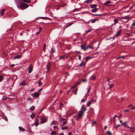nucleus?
Segmentation results:
<instances>
[{"label":"nucleus","instance_id":"obj_4","mask_svg":"<svg viewBox=\"0 0 135 135\" xmlns=\"http://www.w3.org/2000/svg\"><path fill=\"white\" fill-rule=\"evenodd\" d=\"M66 123V120L65 119H63L61 120V126H64L65 125Z\"/></svg>","mask_w":135,"mask_h":135},{"label":"nucleus","instance_id":"obj_63","mask_svg":"<svg viewBox=\"0 0 135 135\" xmlns=\"http://www.w3.org/2000/svg\"><path fill=\"white\" fill-rule=\"evenodd\" d=\"M129 111V110H128V109H127V110H125L124 111V112H128Z\"/></svg>","mask_w":135,"mask_h":135},{"label":"nucleus","instance_id":"obj_11","mask_svg":"<svg viewBox=\"0 0 135 135\" xmlns=\"http://www.w3.org/2000/svg\"><path fill=\"white\" fill-rule=\"evenodd\" d=\"M81 48L84 51H86L87 49V47L83 45H81Z\"/></svg>","mask_w":135,"mask_h":135},{"label":"nucleus","instance_id":"obj_29","mask_svg":"<svg viewBox=\"0 0 135 135\" xmlns=\"http://www.w3.org/2000/svg\"><path fill=\"white\" fill-rule=\"evenodd\" d=\"M98 20V19H93L91 20V22L92 23H94L96 21H97Z\"/></svg>","mask_w":135,"mask_h":135},{"label":"nucleus","instance_id":"obj_34","mask_svg":"<svg viewBox=\"0 0 135 135\" xmlns=\"http://www.w3.org/2000/svg\"><path fill=\"white\" fill-rule=\"evenodd\" d=\"M38 85L39 86H40V85H41L42 84V82L40 81V80H38Z\"/></svg>","mask_w":135,"mask_h":135},{"label":"nucleus","instance_id":"obj_18","mask_svg":"<svg viewBox=\"0 0 135 135\" xmlns=\"http://www.w3.org/2000/svg\"><path fill=\"white\" fill-rule=\"evenodd\" d=\"M18 128L19 130L21 131H25V129L21 127H19Z\"/></svg>","mask_w":135,"mask_h":135},{"label":"nucleus","instance_id":"obj_54","mask_svg":"<svg viewBox=\"0 0 135 135\" xmlns=\"http://www.w3.org/2000/svg\"><path fill=\"white\" fill-rule=\"evenodd\" d=\"M77 90H78V89L76 88L75 90V92L74 93L75 95H76L77 94Z\"/></svg>","mask_w":135,"mask_h":135},{"label":"nucleus","instance_id":"obj_25","mask_svg":"<svg viewBox=\"0 0 135 135\" xmlns=\"http://www.w3.org/2000/svg\"><path fill=\"white\" fill-rule=\"evenodd\" d=\"M35 108V107L34 106H32L30 108V110L31 111H33Z\"/></svg>","mask_w":135,"mask_h":135},{"label":"nucleus","instance_id":"obj_53","mask_svg":"<svg viewBox=\"0 0 135 135\" xmlns=\"http://www.w3.org/2000/svg\"><path fill=\"white\" fill-rule=\"evenodd\" d=\"M86 44H87V43H86V42H85L84 43V44H83L82 45H83V46H86Z\"/></svg>","mask_w":135,"mask_h":135},{"label":"nucleus","instance_id":"obj_6","mask_svg":"<svg viewBox=\"0 0 135 135\" xmlns=\"http://www.w3.org/2000/svg\"><path fill=\"white\" fill-rule=\"evenodd\" d=\"M51 64L50 62L49 61L47 65L46 66V68L47 69V71H49L50 67H51Z\"/></svg>","mask_w":135,"mask_h":135},{"label":"nucleus","instance_id":"obj_58","mask_svg":"<svg viewBox=\"0 0 135 135\" xmlns=\"http://www.w3.org/2000/svg\"><path fill=\"white\" fill-rule=\"evenodd\" d=\"M42 90V89L41 88L38 91V92L40 93L41 91Z\"/></svg>","mask_w":135,"mask_h":135},{"label":"nucleus","instance_id":"obj_64","mask_svg":"<svg viewBox=\"0 0 135 135\" xmlns=\"http://www.w3.org/2000/svg\"><path fill=\"white\" fill-rule=\"evenodd\" d=\"M68 135H71V133L70 132H69L68 133Z\"/></svg>","mask_w":135,"mask_h":135},{"label":"nucleus","instance_id":"obj_2","mask_svg":"<svg viewBox=\"0 0 135 135\" xmlns=\"http://www.w3.org/2000/svg\"><path fill=\"white\" fill-rule=\"evenodd\" d=\"M84 113V112L83 110H80L78 113V117L76 119L77 121L79 120V119L82 117Z\"/></svg>","mask_w":135,"mask_h":135},{"label":"nucleus","instance_id":"obj_27","mask_svg":"<svg viewBox=\"0 0 135 135\" xmlns=\"http://www.w3.org/2000/svg\"><path fill=\"white\" fill-rule=\"evenodd\" d=\"M35 115L34 114L32 113V114H31L30 115V117L32 119H33L35 117Z\"/></svg>","mask_w":135,"mask_h":135},{"label":"nucleus","instance_id":"obj_50","mask_svg":"<svg viewBox=\"0 0 135 135\" xmlns=\"http://www.w3.org/2000/svg\"><path fill=\"white\" fill-rule=\"evenodd\" d=\"M28 131L30 132H32V130L30 129V128L29 127H28Z\"/></svg>","mask_w":135,"mask_h":135},{"label":"nucleus","instance_id":"obj_3","mask_svg":"<svg viewBox=\"0 0 135 135\" xmlns=\"http://www.w3.org/2000/svg\"><path fill=\"white\" fill-rule=\"evenodd\" d=\"M39 118L41 120V123H44L46 122L47 120L46 118H45L43 115L40 116Z\"/></svg>","mask_w":135,"mask_h":135},{"label":"nucleus","instance_id":"obj_17","mask_svg":"<svg viewBox=\"0 0 135 135\" xmlns=\"http://www.w3.org/2000/svg\"><path fill=\"white\" fill-rule=\"evenodd\" d=\"M85 63L84 61H83L80 64V66H84L85 65Z\"/></svg>","mask_w":135,"mask_h":135},{"label":"nucleus","instance_id":"obj_22","mask_svg":"<svg viewBox=\"0 0 135 135\" xmlns=\"http://www.w3.org/2000/svg\"><path fill=\"white\" fill-rule=\"evenodd\" d=\"M97 6V5L96 4H93L91 5V8H95Z\"/></svg>","mask_w":135,"mask_h":135},{"label":"nucleus","instance_id":"obj_16","mask_svg":"<svg viewBox=\"0 0 135 135\" xmlns=\"http://www.w3.org/2000/svg\"><path fill=\"white\" fill-rule=\"evenodd\" d=\"M85 105H82L81 107V109H83V110H82L83 112H84L86 110V108L84 107Z\"/></svg>","mask_w":135,"mask_h":135},{"label":"nucleus","instance_id":"obj_55","mask_svg":"<svg viewBox=\"0 0 135 135\" xmlns=\"http://www.w3.org/2000/svg\"><path fill=\"white\" fill-rule=\"evenodd\" d=\"M78 59L79 60H80L81 59V56L80 55H78Z\"/></svg>","mask_w":135,"mask_h":135},{"label":"nucleus","instance_id":"obj_7","mask_svg":"<svg viewBox=\"0 0 135 135\" xmlns=\"http://www.w3.org/2000/svg\"><path fill=\"white\" fill-rule=\"evenodd\" d=\"M33 67L32 65H30L28 69V72L29 73H31L32 71Z\"/></svg>","mask_w":135,"mask_h":135},{"label":"nucleus","instance_id":"obj_45","mask_svg":"<svg viewBox=\"0 0 135 135\" xmlns=\"http://www.w3.org/2000/svg\"><path fill=\"white\" fill-rule=\"evenodd\" d=\"M60 59H62L63 60H65V58L63 56H61L60 57Z\"/></svg>","mask_w":135,"mask_h":135},{"label":"nucleus","instance_id":"obj_13","mask_svg":"<svg viewBox=\"0 0 135 135\" xmlns=\"http://www.w3.org/2000/svg\"><path fill=\"white\" fill-rule=\"evenodd\" d=\"M95 79V75H93L90 77L89 78V80H94Z\"/></svg>","mask_w":135,"mask_h":135},{"label":"nucleus","instance_id":"obj_33","mask_svg":"<svg viewBox=\"0 0 135 135\" xmlns=\"http://www.w3.org/2000/svg\"><path fill=\"white\" fill-rule=\"evenodd\" d=\"M74 88V86L72 88L70 89V90L68 92V93H69V92H70L71 91H72L73 90V89Z\"/></svg>","mask_w":135,"mask_h":135},{"label":"nucleus","instance_id":"obj_51","mask_svg":"<svg viewBox=\"0 0 135 135\" xmlns=\"http://www.w3.org/2000/svg\"><path fill=\"white\" fill-rule=\"evenodd\" d=\"M120 126V124H119L117 125L115 127L116 129H117L118 128V127Z\"/></svg>","mask_w":135,"mask_h":135},{"label":"nucleus","instance_id":"obj_38","mask_svg":"<svg viewBox=\"0 0 135 135\" xmlns=\"http://www.w3.org/2000/svg\"><path fill=\"white\" fill-rule=\"evenodd\" d=\"M24 0V1L26 2V3H30L31 1H30V0Z\"/></svg>","mask_w":135,"mask_h":135},{"label":"nucleus","instance_id":"obj_31","mask_svg":"<svg viewBox=\"0 0 135 135\" xmlns=\"http://www.w3.org/2000/svg\"><path fill=\"white\" fill-rule=\"evenodd\" d=\"M106 134H107L108 135H111L112 133L109 131H108L106 132Z\"/></svg>","mask_w":135,"mask_h":135},{"label":"nucleus","instance_id":"obj_43","mask_svg":"<svg viewBox=\"0 0 135 135\" xmlns=\"http://www.w3.org/2000/svg\"><path fill=\"white\" fill-rule=\"evenodd\" d=\"M90 58L89 56H87L86 58V61H87Z\"/></svg>","mask_w":135,"mask_h":135},{"label":"nucleus","instance_id":"obj_21","mask_svg":"<svg viewBox=\"0 0 135 135\" xmlns=\"http://www.w3.org/2000/svg\"><path fill=\"white\" fill-rule=\"evenodd\" d=\"M118 19L117 18H115L114 20V24L115 25L116 23L118 22Z\"/></svg>","mask_w":135,"mask_h":135},{"label":"nucleus","instance_id":"obj_49","mask_svg":"<svg viewBox=\"0 0 135 135\" xmlns=\"http://www.w3.org/2000/svg\"><path fill=\"white\" fill-rule=\"evenodd\" d=\"M42 30V27H39V31L40 32Z\"/></svg>","mask_w":135,"mask_h":135},{"label":"nucleus","instance_id":"obj_41","mask_svg":"<svg viewBox=\"0 0 135 135\" xmlns=\"http://www.w3.org/2000/svg\"><path fill=\"white\" fill-rule=\"evenodd\" d=\"M96 124V122L95 121H93L92 123V124L93 125H94V124Z\"/></svg>","mask_w":135,"mask_h":135},{"label":"nucleus","instance_id":"obj_20","mask_svg":"<svg viewBox=\"0 0 135 135\" xmlns=\"http://www.w3.org/2000/svg\"><path fill=\"white\" fill-rule=\"evenodd\" d=\"M21 55H18L14 57V58L15 59H19L21 57Z\"/></svg>","mask_w":135,"mask_h":135},{"label":"nucleus","instance_id":"obj_47","mask_svg":"<svg viewBox=\"0 0 135 135\" xmlns=\"http://www.w3.org/2000/svg\"><path fill=\"white\" fill-rule=\"evenodd\" d=\"M91 89V88H89L88 89V91H87V94H88L89 93V92L90 90V89Z\"/></svg>","mask_w":135,"mask_h":135},{"label":"nucleus","instance_id":"obj_19","mask_svg":"<svg viewBox=\"0 0 135 135\" xmlns=\"http://www.w3.org/2000/svg\"><path fill=\"white\" fill-rule=\"evenodd\" d=\"M106 15V13H104L102 14H94V16H105Z\"/></svg>","mask_w":135,"mask_h":135},{"label":"nucleus","instance_id":"obj_23","mask_svg":"<svg viewBox=\"0 0 135 135\" xmlns=\"http://www.w3.org/2000/svg\"><path fill=\"white\" fill-rule=\"evenodd\" d=\"M98 9L95 8V9H93L91 10V12H95L97 11Z\"/></svg>","mask_w":135,"mask_h":135},{"label":"nucleus","instance_id":"obj_42","mask_svg":"<svg viewBox=\"0 0 135 135\" xmlns=\"http://www.w3.org/2000/svg\"><path fill=\"white\" fill-rule=\"evenodd\" d=\"M114 85V84H110L109 85V86H110L109 88H112L113 86Z\"/></svg>","mask_w":135,"mask_h":135},{"label":"nucleus","instance_id":"obj_36","mask_svg":"<svg viewBox=\"0 0 135 135\" xmlns=\"http://www.w3.org/2000/svg\"><path fill=\"white\" fill-rule=\"evenodd\" d=\"M90 101L91 103L93 102H96V100H94L93 98H91Z\"/></svg>","mask_w":135,"mask_h":135},{"label":"nucleus","instance_id":"obj_35","mask_svg":"<svg viewBox=\"0 0 135 135\" xmlns=\"http://www.w3.org/2000/svg\"><path fill=\"white\" fill-rule=\"evenodd\" d=\"M87 49H88V48H90L91 49H93L94 48V47H92V46H91L90 45H89L88 46H87Z\"/></svg>","mask_w":135,"mask_h":135},{"label":"nucleus","instance_id":"obj_39","mask_svg":"<svg viewBox=\"0 0 135 135\" xmlns=\"http://www.w3.org/2000/svg\"><path fill=\"white\" fill-rule=\"evenodd\" d=\"M122 124H123V126H127V124L126 122H124Z\"/></svg>","mask_w":135,"mask_h":135},{"label":"nucleus","instance_id":"obj_12","mask_svg":"<svg viewBox=\"0 0 135 135\" xmlns=\"http://www.w3.org/2000/svg\"><path fill=\"white\" fill-rule=\"evenodd\" d=\"M26 84V83L24 81H22L20 82L19 84L21 86H25Z\"/></svg>","mask_w":135,"mask_h":135},{"label":"nucleus","instance_id":"obj_8","mask_svg":"<svg viewBox=\"0 0 135 135\" xmlns=\"http://www.w3.org/2000/svg\"><path fill=\"white\" fill-rule=\"evenodd\" d=\"M1 113L3 118L5 119L6 121H7V118L6 117L4 113L2 111L1 112Z\"/></svg>","mask_w":135,"mask_h":135},{"label":"nucleus","instance_id":"obj_52","mask_svg":"<svg viewBox=\"0 0 135 135\" xmlns=\"http://www.w3.org/2000/svg\"><path fill=\"white\" fill-rule=\"evenodd\" d=\"M85 101V100L84 99H82L81 100V102H84Z\"/></svg>","mask_w":135,"mask_h":135},{"label":"nucleus","instance_id":"obj_26","mask_svg":"<svg viewBox=\"0 0 135 135\" xmlns=\"http://www.w3.org/2000/svg\"><path fill=\"white\" fill-rule=\"evenodd\" d=\"M91 103H91V102L90 101H89V102H88L87 104V106L88 107H89Z\"/></svg>","mask_w":135,"mask_h":135},{"label":"nucleus","instance_id":"obj_32","mask_svg":"<svg viewBox=\"0 0 135 135\" xmlns=\"http://www.w3.org/2000/svg\"><path fill=\"white\" fill-rule=\"evenodd\" d=\"M56 134V133L54 131H52L51 133V135H54Z\"/></svg>","mask_w":135,"mask_h":135},{"label":"nucleus","instance_id":"obj_61","mask_svg":"<svg viewBox=\"0 0 135 135\" xmlns=\"http://www.w3.org/2000/svg\"><path fill=\"white\" fill-rule=\"evenodd\" d=\"M131 110H133L134 109H135V107H132V108H131Z\"/></svg>","mask_w":135,"mask_h":135},{"label":"nucleus","instance_id":"obj_14","mask_svg":"<svg viewBox=\"0 0 135 135\" xmlns=\"http://www.w3.org/2000/svg\"><path fill=\"white\" fill-rule=\"evenodd\" d=\"M111 3L109 1H108L107 2H106L104 3V5H106L107 6H110L111 5H108V4H110Z\"/></svg>","mask_w":135,"mask_h":135},{"label":"nucleus","instance_id":"obj_56","mask_svg":"<svg viewBox=\"0 0 135 135\" xmlns=\"http://www.w3.org/2000/svg\"><path fill=\"white\" fill-rule=\"evenodd\" d=\"M27 100H31V98L30 97H28L27 98Z\"/></svg>","mask_w":135,"mask_h":135},{"label":"nucleus","instance_id":"obj_28","mask_svg":"<svg viewBox=\"0 0 135 135\" xmlns=\"http://www.w3.org/2000/svg\"><path fill=\"white\" fill-rule=\"evenodd\" d=\"M68 127L67 126H65L64 127H62V130H64L67 129H68Z\"/></svg>","mask_w":135,"mask_h":135},{"label":"nucleus","instance_id":"obj_48","mask_svg":"<svg viewBox=\"0 0 135 135\" xmlns=\"http://www.w3.org/2000/svg\"><path fill=\"white\" fill-rule=\"evenodd\" d=\"M86 80L85 79H84L82 80V81L83 82H86Z\"/></svg>","mask_w":135,"mask_h":135},{"label":"nucleus","instance_id":"obj_9","mask_svg":"<svg viewBox=\"0 0 135 135\" xmlns=\"http://www.w3.org/2000/svg\"><path fill=\"white\" fill-rule=\"evenodd\" d=\"M35 126L37 127L39 124L38 123V119L36 118L35 120Z\"/></svg>","mask_w":135,"mask_h":135},{"label":"nucleus","instance_id":"obj_62","mask_svg":"<svg viewBox=\"0 0 135 135\" xmlns=\"http://www.w3.org/2000/svg\"><path fill=\"white\" fill-rule=\"evenodd\" d=\"M91 31V30H88L87 31V33H88L89 32Z\"/></svg>","mask_w":135,"mask_h":135},{"label":"nucleus","instance_id":"obj_40","mask_svg":"<svg viewBox=\"0 0 135 135\" xmlns=\"http://www.w3.org/2000/svg\"><path fill=\"white\" fill-rule=\"evenodd\" d=\"M127 56V55H125L124 56H121L120 57V58L124 59V57H126Z\"/></svg>","mask_w":135,"mask_h":135},{"label":"nucleus","instance_id":"obj_24","mask_svg":"<svg viewBox=\"0 0 135 135\" xmlns=\"http://www.w3.org/2000/svg\"><path fill=\"white\" fill-rule=\"evenodd\" d=\"M40 19H47L49 20H50V19L48 17H41Z\"/></svg>","mask_w":135,"mask_h":135},{"label":"nucleus","instance_id":"obj_59","mask_svg":"<svg viewBox=\"0 0 135 135\" xmlns=\"http://www.w3.org/2000/svg\"><path fill=\"white\" fill-rule=\"evenodd\" d=\"M132 104H131L130 105H128V107H130L131 108H132Z\"/></svg>","mask_w":135,"mask_h":135},{"label":"nucleus","instance_id":"obj_46","mask_svg":"<svg viewBox=\"0 0 135 135\" xmlns=\"http://www.w3.org/2000/svg\"><path fill=\"white\" fill-rule=\"evenodd\" d=\"M128 18V17L127 16H125V17H123L122 19H127Z\"/></svg>","mask_w":135,"mask_h":135},{"label":"nucleus","instance_id":"obj_30","mask_svg":"<svg viewBox=\"0 0 135 135\" xmlns=\"http://www.w3.org/2000/svg\"><path fill=\"white\" fill-rule=\"evenodd\" d=\"M3 76L2 75L0 76V82H1L3 80Z\"/></svg>","mask_w":135,"mask_h":135},{"label":"nucleus","instance_id":"obj_37","mask_svg":"<svg viewBox=\"0 0 135 135\" xmlns=\"http://www.w3.org/2000/svg\"><path fill=\"white\" fill-rule=\"evenodd\" d=\"M51 53H52L55 52V50L52 48L51 49Z\"/></svg>","mask_w":135,"mask_h":135},{"label":"nucleus","instance_id":"obj_1","mask_svg":"<svg viewBox=\"0 0 135 135\" xmlns=\"http://www.w3.org/2000/svg\"><path fill=\"white\" fill-rule=\"evenodd\" d=\"M17 6L18 7L20 8L22 10L27 8L28 7V5L27 4L24 3L19 5H18Z\"/></svg>","mask_w":135,"mask_h":135},{"label":"nucleus","instance_id":"obj_44","mask_svg":"<svg viewBox=\"0 0 135 135\" xmlns=\"http://www.w3.org/2000/svg\"><path fill=\"white\" fill-rule=\"evenodd\" d=\"M4 13L3 12H2V11H1V12H0V14H1V16H3Z\"/></svg>","mask_w":135,"mask_h":135},{"label":"nucleus","instance_id":"obj_5","mask_svg":"<svg viewBox=\"0 0 135 135\" xmlns=\"http://www.w3.org/2000/svg\"><path fill=\"white\" fill-rule=\"evenodd\" d=\"M39 94L38 93L36 92L31 94V96L33 97H38L39 96Z\"/></svg>","mask_w":135,"mask_h":135},{"label":"nucleus","instance_id":"obj_57","mask_svg":"<svg viewBox=\"0 0 135 135\" xmlns=\"http://www.w3.org/2000/svg\"><path fill=\"white\" fill-rule=\"evenodd\" d=\"M135 25V22H134L131 25V26H133Z\"/></svg>","mask_w":135,"mask_h":135},{"label":"nucleus","instance_id":"obj_60","mask_svg":"<svg viewBox=\"0 0 135 135\" xmlns=\"http://www.w3.org/2000/svg\"><path fill=\"white\" fill-rule=\"evenodd\" d=\"M133 129L132 128H131V130L130 131L131 132H132L133 131Z\"/></svg>","mask_w":135,"mask_h":135},{"label":"nucleus","instance_id":"obj_15","mask_svg":"<svg viewBox=\"0 0 135 135\" xmlns=\"http://www.w3.org/2000/svg\"><path fill=\"white\" fill-rule=\"evenodd\" d=\"M121 32V31L120 30L118 31V32L117 33V34L115 35V37H116L117 36H120V33Z\"/></svg>","mask_w":135,"mask_h":135},{"label":"nucleus","instance_id":"obj_10","mask_svg":"<svg viewBox=\"0 0 135 135\" xmlns=\"http://www.w3.org/2000/svg\"><path fill=\"white\" fill-rule=\"evenodd\" d=\"M16 3L17 4V6L21 4V0H15Z\"/></svg>","mask_w":135,"mask_h":135}]
</instances>
